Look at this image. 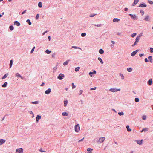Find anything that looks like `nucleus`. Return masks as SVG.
<instances>
[{
    "label": "nucleus",
    "instance_id": "obj_45",
    "mask_svg": "<svg viewBox=\"0 0 153 153\" xmlns=\"http://www.w3.org/2000/svg\"><path fill=\"white\" fill-rule=\"evenodd\" d=\"M135 101L136 102H138L139 101V99L138 98H136L135 99Z\"/></svg>",
    "mask_w": 153,
    "mask_h": 153
},
{
    "label": "nucleus",
    "instance_id": "obj_4",
    "mask_svg": "<svg viewBox=\"0 0 153 153\" xmlns=\"http://www.w3.org/2000/svg\"><path fill=\"white\" fill-rule=\"evenodd\" d=\"M64 77V75L63 74L61 73L59 75L57 78L60 80H62L63 79V78Z\"/></svg>",
    "mask_w": 153,
    "mask_h": 153
},
{
    "label": "nucleus",
    "instance_id": "obj_58",
    "mask_svg": "<svg viewBox=\"0 0 153 153\" xmlns=\"http://www.w3.org/2000/svg\"><path fill=\"white\" fill-rule=\"evenodd\" d=\"M79 92H80V94H79V95H81L82 94V93L83 92V91L82 90H80V91Z\"/></svg>",
    "mask_w": 153,
    "mask_h": 153
},
{
    "label": "nucleus",
    "instance_id": "obj_3",
    "mask_svg": "<svg viewBox=\"0 0 153 153\" xmlns=\"http://www.w3.org/2000/svg\"><path fill=\"white\" fill-rule=\"evenodd\" d=\"M120 90V88L119 89H116V88H111L109 89V91L112 92H117V91H119Z\"/></svg>",
    "mask_w": 153,
    "mask_h": 153
},
{
    "label": "nucleus",
    "instance_id": "obj_33",
    "mask_svg": "<svg viewBox=\"0 0 153 153\" xmlns=\"http://www.w3.org/2000/svg\"><path fill=\"white\" fill-rule=\"evenodd\" d=\"M96 15V14H91L89 15V16L90 17H93L94 16Z\"/></svg>",
    "mask_w": 153,
    "mask_h": 153
},
{
    "label": "nucleus",
    "instance_id": "obj_56",
    "mask_svg": "<svg viewBox=\"0 0 153 153\" xmlns=\"http://www.w3.org/2000/svg\"><path fill=\"white\" fill-rule=\"evenodd\" d=\"M72 88L74 89V88H75L76 87V86L74 85V84L73 83H72Z\"/></svg>",
    "mask_w": 153,
    "mask_h": 153
},
{
    "label": "nucleus",
    "instance_id": "obj_36",
    "mask_svg": "<svg viewBox=\"0 0 153 153\" xmlns=\"http://www.w3.org/2000/svg\"><path fill=\"white\" fill-rule=\"evenodd\" d=\"M118 114L120 116L123 115L124 114V113L123 112H119Z\"/></svg>",
    "mask_w": 153,
    "mask_h": 153
},
{
    "label": "nucleus",
    "instance_id": "obj_14",
    "mask_svg": "<svg viewBox=\"0 0 153 153\" xmlns=\"http://www.w3.org/2000/svg\"><path fill=\"white\" fill-rule=\"evenodd\" d=\"M126 128L127 129V130L128 132H130L131 131V129L129 128V126L128 125H127L126 126Z\"/></svg>",
    "mask_w": 153,
    "mask_h": 153
},
{
    "label": "nucleus",
    "instance_id": "obj_17",
    "mask_svg": "<svg viewBox=\"0 0 153 153\" xmlns=\"http://www.w3.org/2000/svg\"><path fill=\"white\" fill-rule=\"evenodd\" d=\"M15 24H16L17 26H19L20 25V23L17 21H15L14 22Z\"/></svg>",
    "mask_w": 153,
    "mask_h": 153
},
{
    "label": "nucleus",
    "instance_id": "obj_47",
    "mask_svg": "<svg viewBox=\"0 0 153 153\" xmlns=\"http://www.w3.org/2000/svg\"><path fill=\"white\" fill-rule=\"evenodd\" d=\"M136 35V33H133V34H132L131 35V36L132 37H134V36H135V35Z\"/></svg>",
    "mask_w": 153,
    "mask_h": 153
},
{
    "label": "nucleus",
    "instance_id": "obj_18",
    "mask_svg": "<svg viewBox=\"0 0 153 153\" xmlns=\"http://www.w3.org/2000/svg\"><path fill=\"white\" fill-rule=\"evenodd\" d=\"M8 73L6 74L2 77V79H4L7 77L8 76Z\"/></svg>",
    "mask_w": 153,
    "mask_h": 153
},
{
    "label": "nucleus",
    "instance_id": "obj_63",
    "mask_svg": "<svg viewBox=\"0 0 153 153\" xmlns=\"http://www.w3.org/2000/svg\"><path fill=\"white\" fill-rule=\"evenodd\" d=\"M39 151L40 152H45V151H43L42 150V149H40V150H39Z\"/></svg>",
    "mask_w": 153,
    "mask_h": 153
},
{
    "label": "nucleus",
    "instance_id": "obj_50",
    "mask_svg": "<svg viewBox=\"0 0 153 153\" xmlns=\"http://www.w3.org/2000/svg\"><path fill=\"white\" fill-rule=\"evenodd\" d=\"M138 42H137V41H135L134 43V44L132 45V46H134L137 44V43H138Z\"/></svg>",
    "mask_w": 153,
    "mask_h": 153
},
{
    "label": "nucleus",
    "instance_id": "obj_11",
    "mask_svg": "<svg viewBox=\"0 0 153 153\" xmlns=\"http://www.w3.org/2000/svg\"><path fill=\"white\" fill-rule=\"evenodd\" d=\"M5 142V140H3V139H0V145H1Z\"/></svg>",
    "mask_w": 153,
    "mask_h": 153
},
{
    "label": "nucleus",
    "instance_id": "obj_2",
    "mask_svg": "<svg viewBox=\"0 0 153 153\" xmlns=\"http://www.w3.org/2000/svg\"><path fill=\"white\" fill-rule=\"evenodd\" d=\"M23 149L22 148H19L16 149V153H23Z\"/></svg>",
    "mask_w": 153,
    "mask_h": 153
},
{
    "label": "nucleus",
    "instance_id": "obj_42",
    "mask_svg": "<svg viewBox=\"0 0 153 153\" xmlns=\"http://www.w3.org/2000/svg\"><path fill=\"white\" fill-rule=\"evenodd\" d=\"M86 35V33H82L81 34V36L82 37L85 36Z\"/></svg>",
    "mask_w": 153,
    "mask_h": 153
},
{
    "label": "nucleus",
    "instance_id": "obj_24",
    "mask_svg": "<svg viewBox=\"0 0 153 153\" xmlns=\"http://www.w3.org/2000/svg\"><path fill=\"white\" fill-rule=\"evenodd\" d=\"M7 84V82H5L3 85H2V86L3 87H5Z\"/></svg>",
    "mask_w": 153,
    "mask_h": 153
},
{
    "label": "nucleus",
    "instance_id": "obj_60",
    "mask_svg": "<svg viewBox=\"0 0 153 153\" xmlns=\"http://www.w3.org/2000/svg\"><path fill=\"white\" fill-rule=\"evenodd\" d=\"M149 3L150 4H152L153 3V2L152 1H149Z\"/></svg>",
    "mask_w": 153,
    "mask_h": 153
},
{
    "label": "nucleus",
    "instance_id": "obj_7",
    "mask_svg": "<svg viewBox=\"0 0 153 153\" xmlns=\"http://www.w3.org/2000/svg\"><path fill=\"white\" fill-rule=\"evenodd\" d=\"M139 51V50H136L133 51L132 52L131 54V55L132 56H134Z\"/></svg>",
    "mask_w": 153,
    "mask_h": 153
},
{
    "label": "nucleus",
    "instance_id": "obj_39",
    "mask_svg": "<svg viewBox=\"0 0 153 153\" xmlns=\"http://www.w3.org/2000/svg\"><path fill=\"white\" fill-rule=\"evenodd\" d=\"M146 115H143L142 117V119L143 120H145L146 119Z\"/></svg>",
    "mask_w": 153,
    "mask_h": 153
},
{
    "label": "nucleus",
    "instance_id": "obj_59",
    "mask_svg": "<svg viewBox=\"0 0 153 153\" xmlns=\"http://www.w3.org/2000/svg\"><path fill=\"white\" fill-rule=\"evenodd\" d=\"M150 50L151 53H153V48H150Z\"/></svg>",
    "mask_w": 153,
    "mask_h": 153
},
{
    "label": "nucleus",
    "instance_id": "obj_48",
    "mask_svg": "<svg viewBox=\"0 0 153 153\" xmlns=\"http://www.w3.org/2000/svg\"><path fill=\"white\" fill-rule=\"evenodd\" d=\"M139 39L140 38H139V37H137L135 41L138 42Z\"/></svg>",
    "mask_w": 153,
    "mask_h": 153
},
{
    "label": "nucleus",
    "instance_id": "obj_37",
    "mask_svg": "<svg viewBox=\"0 0 153 153\" xmlns=\"http://www.w3.org/2000/svg\"><path fill=\"white\" fill-rule=\"evenodd\" d=\"M9 29L11 30H13L14 29V27L13 26L11 25L10 26Z\"/></svg>",
    "mask_w": 153,
    "mask_h": 153
},
{
    "label": "nucleus",
    "instance_id": "obj_38",
    "mask_svg": "<svg viewBox=\"0 0 153 153\" xmlns=\"http://www.w3.org/2000/svg\"><path fill=\"white\" fill-rule=\"evenodd\" d=\"M32 103L33 104H37L38 103V102L34 101L32 102Z\"/></svg>",
    "mask_w": 153,
    "mask_h": 153
},
{
    "label": "nucleus",
    "instance_id": "obj_8",
    "mask_svg": "<svg viewBox=\"0 0 153 153\" xmlns=\"http://www.w3.org/2000/svg\"><path fill=\"white\" fill-rule=\"evenodd\" d=\"M144 19L146 21H150V19L149 16H147Z\"/></svg>",
    "mask_w": 153,
    "mask_h": 153
},
{
    "label": "nucleus",
    "instance_id": "obj_53",
    "mask_svg": "<svg viewBox=\"0 0 153 153\" xmlns=\"http://www.w3.org/2000/svg\"><path fill=\"white\" fill-rule=\"evenodd\" d=\"M140 12L142 13V15H143L144 14V11L142 10H140Z\"/></svg>",
    "mask_w": 153,
    "mask_h": 153
},
{
    "label": "nucleus",
    "instance_id": "obj_54",
    "mask_svg": "<svg viewBox=\"0 0 153 153\" xmlns=\"http://www.w3.org/2000/svg\"><path fill=\"white\" fill-rule=\"evenodd\" d=\"M35 48V47H34L31 50V53H32L34 51V49Z\"/></svg>",
    "mask_w": 153,
    "mask_h": 153
},
{
    "label": "nucleus",
    "instance_id": "obj_12",
    "mask_svg": "<svg viewBox=\"0 0 153 153\" xmlns=\"http://www.w3.org/2000/svg\"><path fill=\"white\" fill-rule=\"evenodd\" d=\"M139 0H134V2L132 4V6H134L136 5L137 4Z\"/></svg>",
    "mask_w": 153,
    "mask_h": 153
},
{
    "label": "nucleus",
    "instance_id": "obj_41",
    "mask_svg": "<svg viewBox=\"0 0 153 153\" xmlns=\"http://www.w3.org/2000/svg\"><path fill=\"white\" fill-rule=\"evenodd\" d=\"M67 103H68V101H64V105L65 107L66 106Z\"/></svg>",
    "mask_w": 153,
    "mask_h": 153
},
{
    "label": "nucleus",
    "instance_id": "obj_55",
    "mask_svg": "<svg viewBox=\"0 0 153 153\" xmlns=\"http://www.w3.org/2000/svg\"><path fill=\"white\" fill-rule=\"evenodd\" d=\"M30 114H32V115H33V116H32V117H34V114H33V112L31 111H30Z\"/></svg>",
    "mask_w": 153,
    "mask_h": 153
},
{
    "label": "nucleus",
    "instance_id": "obj_20",
    "mask_svg": "<svg viewBox=\"0 0 153 153\" xmlns=\"http://www.w3.org/2000/svg\"><path fill=\"white\" fill-rule=\"evenodd\" d=\"M93 150V149L90 148H88L87 150L88 151V153H91V151Z\"/></svg>",
    "mask_w": 153,
    "mask_h": 153
},
{
    "label": "nucleus",
    "instance_id": "obj_19",
    "mask_svg": "<svg viewBox=\"0 0 153 153\" xmlns=\"http://www.w3.org/2000/svg\"><path fill=\"white\" fill-rule=\"evenodd\" d=\"M152 79H150L148 81V84L149 85H151L152 83Z\"/></svg>",
    "mask_w": 153,
    "mask_h": 153
},
{
    "label": "nucleus",
    "instance_id": "obj_22",
    "mask_svg": "<svg viewBox=\"0 0 153 153\" xmlns=\"http://www.w3.org/2000/svg\"><path fill=\"white\" fill-rule=\"evenodd\" d=\"M16 76H18V77H20L22 79H23V78L20 75V74H19L18 73H16Z\"/></svg>",
    "mask_w": 153,
    "mask_h": 153
},
{
    "label": "nucleus",
    "instance_id": "obj_43",
    "mask_svg": "<svg viewBox=\"0 0 153 153\" xmlns=\"http://www.w3.org/2000/svg\"><path fill=\"white\" fill-rule=\"evenodd\" d=\"M137 143L140 145L142 143V142H141V141H140V140H137Z\"/></svg>",
    "mask_w": 153,
    "mask_h": 153
},
{
    "label": "nucleus",
    "instance_id": "obj_10",
    "mask_svg": "<svg viewBox=\"0 0 153 153\" xmlns=\"http://www.w3.org/2000/svg\"><path fill=\"white\" fill-rule=\"evenodd\" d=\"M51 91V90L50 88H49L48 90H47L45 91V93L46 94H49Z\"/></svg>",
    "mask_w": 153,
    "mask_h": 153
},
{
    "label": "nucleus",
    "instance_id": "obj_44",
    "mask_svg": "<svg viewBox=\"0 0 153 153\" xmlns=\"http://www.w3.org/2000/svg\"><path fill=\"white\" fill-rule=\"evenodd\" d=\"M96 27H101L102 26V25L101 24H97V25H94Z\"/></svg>",
    "mask_w": 153,
    "mask_h": 153
},
{
    "label": "nucleus",
    "instance_id": "obj_52",
    "mask_svg": "<svg viewBox=\"0 0 153 153\" xmlns=\"http://www.w3.org/2000/svg\"><path fill=\"white\" fill-rule=\"evenodd\" d=\"M72 48H74L75 49H81V48H80L78 47H76V46H73L72 47Z\"/></svg>",
    "mask_w": 153,
    "mask_h": 153
},
{
    "label": "nucleus",
    "instance_id": "obj_29",
    "mask_svg": "<svg viewBox=\"0 0 153 153\" xmlns=\"http://www.w3.org/2000/svg\"><path fill=\"white\" fill-rule=\"evenodd\" d=\"M62 115L64 116H67L68 115V114L66 112H64L62 113Z\"/></svg>",
    "mask_w": 153,
    "mask_h": 153
},
{
    "label": "nucleus",
    "instance_id": "obj_62",
    "mask_svg": "<svg viewBox=\"0 0 153 153\" xmlns=\"http://www.w3.org/2000/svg\"><path fill=\"white\" fill-rule=\"evenodd\" d=\"M145 61L146 62H148L149 61L148 60V59L147 58H146L145 59Z\"/></svg>",
    "mask_w": 153,
    "mask_h": 153
},
{
    "label": "nucleus",
    "instance_id": "obj_57",
    "mask_svg": "<svg viewBox=\"0 0 153 153\" xmlns=\"http://www.w3.org/2000/svg\"><path fill=\"white\" fill-rule=\"evenodd\" d=\"M39 14H37V15H36V19H38L39 18Z\"/></svg>",
    "mask_w": 153,
    "mask_h": 153
},
{
    "label": "nucleus",
    "instance_id": "obj_5",
    "mask_svg": "<svg viewBox=\"0 0 153 153\" xmlns=\"http://www.w3.org/2000/svg\"><path fill=\"white\" fill-rule=\"evenodd\" d=\"M105 140V137H101L99 138L98 142L100 143H102Z\"/></svg>",
    "mask_w": 153,
    "mask_h": 153
},
{
    "label": "nucleus",
    "instance_id": "obj_16",
    "mask_svg": "<svg viewBox=\"0 0 153 153\" xmlns=\"http://www.w3.org/2000/svg\"><path fill=\"white\" fill-rule=\"evenodd\" d=\"M41 116L38 115L36 117V121L38 122L39 120V119H41Z\"/></svg>",
    "mask_w": 153,
    "mask_h": 153
},
{
    "label": "nucleus",
    "instance_id": "obj_9",
    "mask_svg": "<svg viewBox=\"0 0 153 153\" xmlns=\"http://www.w3.org/2000/svg\"><path fill=\"white\" fill-rule=\"evenodd\" d=\"M96 71L94 70L93 72H90L89 73V74L92 77V74H96Z\"/></svg>",
    "mask_w": 153,
    "mask_h": 153
},
{
    "label": "nucleus",
    "instance_id": "obj_21",
    "mask_svg": "<svg viewBox=\"0 0 153 153\" xmlns=\"http://www.w3.org/2000/svg\"><path fill=\"white\" fill-rule=\"evenodd\" d=\"M99 52L100 54H102L104 53V51L102 49L99 50Z\"/></svg>",
    "mask_w": 153,
    "mask_h": 153
},
{
    "label": "nucleus",
    "instance_id": "obj_49",
    "mask_svg": "<svg viewBox=\"0 0 153 153\" xmlns=\"http://www.w3.org/2000/svg\"><path fill=\"white\" fill-rule=\"evenodd\" d=\"M138 42H137V41H135L134 43V44L132 45V46H134L137 44V43H138Z\"/></svg>",
    "mask_w": 153,
    "mask_h": 153
},
{
    "label": "nucleus",
    "instance_id": "obj_13",
    "mask_svg": "<svg viewBox=\"0 0 153 153\" xmlns=\"http://www.w3.org/2000/svg\"><path fill=\"white\" fill-rule=\"evenodd\" d=\"M146 5L145 4H140L139 6V7H146Z\"/></svg>",
    "mask_w": 153,
    "mask_h": 153
},
{
    "label": "nucleus",
    "instance_id": "obj_35",
    "mask_svg": "<svg viewBox=\"0 0 153 153\" xmlns=\"http://www.w3.org/2000/svg\"><path fill=\"white\" fill-rule=\"evenodd\" d=\"M68 61H69L67 60L66 61H65V62H64V63L63 64V65H67L68 64Z\"/></svg>",
    "mask_w": 153,
    "mask_h": 153
},
{
    "label": "nucleus",
    "instance_id": "obj_27",
    "mask_svg": "<svg viewBox=\"0 0 153 153\" xmlns=\"http://www.w3.org/2000/svg\"><path fill=\"white\" fill-rule=\"evenodd\" d=\"M12 64H13V61L12 60H11L10 61V68H11V67Z\"/></svg>",
    "mask_w": 153,
    "mask_h": 153
},
{
    "label": "nucleus",
    "instance_id": "obj_51",
    "mask_svg": "<svg viewBox=\"0 0 153 153\" xmlns=\"http://www.w3.org/2000/svg\"><path fill=\"white\" fill-rule=\"evenodd\" d=\"M138 42H137V41H135L134 43V44L132 45V46H134L137 44V43H138Z\"/></svg>",
    "mask_w": 153,
    "mask_h": 153
},
{
    "label": "nucleus",
    "instance_id": "obj_30",
    "mask_svg": "<svg viewBox=\"0 0 153 153\" xmlns=\"http://www.w3.org/2000/svg\"><path fill=\"white\" fill-rule=\"evenodd\" d=\"M148 129L147 128H143V129H142V130L141 132H142L143 131H148Z\"/></svg>",
    "mask_w": 153,
    "mask_h": 153
},
{
    "label": "nucleus",
    "instance_id": "obj_46",
    "mask_svg": "<svg viewBox=\"0 0 153 153\" xmlns=\"http://www.w3.org/2000/svg\"><path fill=\"white\" fill-rule=\"evenodd\" d=\"M120 75L121 76V79H124V76H123V75L122 74H120Z\"/></svg>",
    "mask_w": 153,
    "mask_h": 153
},
{
    "label": "nucleus",
    "instance_id": "obj_15",
    "mask_svg": "<svg viewBox=\"0 0 153 153\" xmlns=\"http://www.w3.org/2000/svg\"><path fill=\"white\" fill-rule=\"evenodd\" d=\"M120 20V19L118 18H114L113 19V21L114 22H117L119 21Z\"/></svg>",
    "mask_w": 153,
    "mask_h": 153
},
{
    "label": "nucleus",
    "instance_id": "obj_32",
    "mask_svg": "<svg viewBox=\"0 0 153 153\" xmlns=\"http://www.w3.org/2000/svg\"><path fill=\"white\" fill-rule=\"evenodd\" d=\"M38 6L40 8L42 7V3L41 2H40L39 3Z\"/></svg>",
    "mask_w": 153,
    "mask_h": 153
},
{
    "label": "nucleus",
    "instance_id": "obj_61",
    "mask_svg": "<svg viewBox=\"0 0 153 153\" xmlns=\"http://www.w3.org/2000/svg\"><path fill=\"white\" fill-rule=\"evenodd\" d=\"M96 89V87H95L94 88H91L90 90H95Z\"/></svg>",
    "mask_w": 153,
    "mask_h": 153
},
{
    "label": "nucleus",
    "instance_id": "obj_25",
    "mask_svg": "<svg viewBox=\"0 0 153 153\" xmlns=\"http://www.w3.org/2000/svg\"><path fill=\"white\" fill-rule=\"evenodd\" d=\"M80 67H78L76 68L75 69V71L76 72H77L79 71V69H80Z\"/></svg>",
    "mask_w": 153,
    "mask_h": 153
},
{
    "label": "nucleus",
    "instance_id": "obj_28",
    "mask_svg": "<svg viewBox=\"0 0 153 153\" xmlns=\"http://www.w3.org/2000/svg\"><path fill=\"white\" fill-rule=\"evenodd\" d=\"M45 52L47 54H49L51 52V51H49L48 49H47L46 50Z\"/></svg>",
    "mask_w": 153,
    "mask_h": 153
},
{
    "label": "nucleus",
    "instance_id": "obj_31",
    "mask_svg": "<svg viewBox=\"0 0 153 153\" xmlns=\"http://www.w3.org/2000/svg\"><path fill=\"white\" fill-rule=\"evenodd\" d=\"M127 70L128 72H130L132 71V68H127Z\"/></svg>",
    "mask_w": 153,
    "mask_h": 153
},
{
    "label": "nucleus",
    "instance_id": "obj_1",
    "mask_svg": "<svg viewBox=\"0 0 153 153\" xmlns=\"http://www.w3.org/2000/svg\"><path fill=\"white\" fill-rule=\"evenodd\" d=\"M74 129L75 131L76 132H78L80 131V128L79 125V124H77L75 125L74 126Z\"/></svg>",
    "mask_w": 153,
    "mask_h": 153
},
{
    "label": "nucleus",
    "instance_id": "obj_26",
    "mask_svg": "<svg viewBox=\"0 0 153 153\" xmlns=\"http://www.w3.org/2000/svg\"><path fill=\"white\" fill-rule=\"evenodd\" d=\"M148 59L150 60V62H151L152 63V56H149L148 57Z\"/></svg>",
    "mask_w": 153,
    "mask_h": 153
},
{
    "label": "nucleus",
    "instance_id": "obj_64",
    "mask_svg": "<svg viewBox=\"0 0 153 153\" xmlns=\"http://www.w3.org/2000/svg\"><path fill=\"white\" fill-rule=\"evenodd\" d=\"M144 54H139V56L140 57H142L143 56Z\"/></svg>",
    "mask_w": 153,
    "mask_h": 153
},
{
    "label": "nucleus",
    "instance_id": "obj_34",
    "mask_svg": "<svg viewBox=\"0 0 153 153\" xmlns=\"http://www.w3.org/2000/svg\"><path fill=\"white\" fill-rule=\"evenodd\" d=\"M26 22H27L28 23V24L29 25H31V23L30 22V20L29 19H27V20Z\"/></svg>",
    "mask_w": 153,
    "mask_h": 153
},
{
    "label": "nucleus",
    "instance_id": "obj_23",
    "mask_svg": "<svg viewBox=\"0 0 153 153\" xmlns=\"http://www.w3.org/2000/svg\"><path fill=\"white\" fill-rule=\"evenodd\" d=\"M98 60L100 61V63L102 64L103 63V62L102 61V59L100 57H98Z\"/></svg>",
    "mask_w": 153,
    "mask_h": 153
},
{
    "label": "nucleus",
    "instance_id": "obj_40",
    "mask_svg": "<svg viewBox=\"0 0 153 153\" xmlns=\"http://www.w3.org/2000/svg\"><path fill=\"white\" fill-rule=\"evenodd\" d=\"M57 68V67L56 66L55 67L53 68V70L54 72H55Z\"/></svg>",
    "mask_w": 153,
    "mask_h": 153
},
{
    "label": "nucleus",
    "instance_id": "obj_6",
    "mask_svg": "<svg viewBox=\"0 0 153 153\" xmlns=\"http://www.w3.org/2000/svg\"><path fill=\"white\" fill-rule=\"evenodd\" d=\"M129 15L131 17L133 20H136L137 19V17L135 15H133L131 14H129Z\"/></svg>",
    "mask_w": 153,
    "mask_h": 153
}]
</instances>
